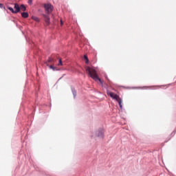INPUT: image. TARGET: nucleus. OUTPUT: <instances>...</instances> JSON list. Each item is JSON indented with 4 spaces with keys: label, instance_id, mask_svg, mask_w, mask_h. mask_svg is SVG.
Segmentation results:
<instances>
[{
    "label": "nucleus",
    "instance_id": "obj_1",
    "mask_svg": "<svg viewBox=\"0 0 176 176\" xmlns=\"http://www.w3.org/2000/svg\"><path fill=\"white\" fill-rule=\"evenodd\" d=\"M86 71L87 74L89 75V76L94 79L96 82L98 80L101 85H102L103 81L100 80V78H98V74H97V71H96V69L94 67H87Z\"/></svg>",
    "mask_w": 176,
    "mask_h": 176
},
{
    "label": "nucleus",
    "instance_id": "obj_2",
    "mask_svg": "<svg viewBox=\"0 0 176 176\" xmlns=\"http://www.w3.org/2000/svg\"><path fill=\"white\" fill-rule=\"evenodd\" d=\"M107 96H109L113 100H116V101H118L120 109L123 108V106L122 105V98H120L119 96L109 91H107Z\"/></svg>",
    "mask_w": 176,
    "mask_h": 176
},
{
    "label": "nucleus",
    "instance_id": "obj_3",
    "mask_svg": "<svg viewBox=\"0 0 176 176\" xmlns=\"http://www.w3.org/2000/svg\"><path fill=\"white\" fill-rule=\"evenodd\" d=\"M7 8L11 12V13H13L14 14H16V13H19L20 12V6H19V3L14 4V8L15 9V10L13 9V8L10 6H7Z\"/></svg>",
    "mask_w": 176,
    "mask_h": 176
},
{
    "label": "nucleus",
    "instance_id": "obj_4",
    "mask_svg": "<svg viewBox=\"0 0 176 176\" xmlns=\"http://www.w3.org/2000/svg\"><path fill=\"white\" fill-rule=\"evenodd\" d=\"M44 8L47 14H50V13H52V12H53V7L52 6L51 4H45Z\"/></svg>",
    "mask_w": 176,
    "mask_h": 176
},
{
    "label": "nucleus",
    "instance_id": "obj_5",
    "mask_svg": "<svg viewBox=\"0 0 176 176\" xmlns=\"http://www.w3.org/2000/svg\"><path fill=\"white\" fill-rule=\"evenodd\" d=\"M43 17L45 19L46 25H50V16H49V15L44 14Z\"/></svg>",
    "mask_w": 176,
    "mask_h": 176
},
{
    "label": "nucleus",
    "instance_id": "obj_6",
    "mask_svg": "<svg viewBox=\"0 0 176 176\" xmlns=\"http://www.w3.org/2000/svg\"><path fill=\"white\" fill-rule=\"evenodd\" d=\"M104 129H100L98 131V137H100V138H104Z\"/></svg>",
    "mask_w": 176,
    "mask_h": 176
},
{
    "label": "nucleus",
    "instance_id": "obj_7",
    "mask_svg": "<svg viewBox=\"0 0 176 176\" xmlns=\"http://www.w3.org/2000/svg\"><path fill=\"white\" fill-rule=\"evenodd\" d=\"M21 16L23 17V19H28L30 14H28V12H22Z\"/></svg>",
    "mask_w": 176,
    "mask_h": 176
},
{
    "label": "nucleus",
    "instance_id": "obj_8",
    "mask_svg": "<svg viewBox=\"0 0 176 176\" xmlns=\"http://www.w3.org/2000/svg\"><path fill=\"white\" fill-rule=\"evenodd\" d=\"M20 10H22V12H25V10H27V7H25L24 4H22L20 6Z\"/></svg>",
    "mask_w": 176,
    "mask_h": 176
},
{
    "label": "nucleus",
    "instance_id": "obj_9",
    "mask_svg": "<svg viewBox=\"0 0 176 176\" xmlns=\"http://www.w3.org/2000/svg\"><path fill=\"white\" fill-rule=\"evenodd\" d=\"M84 58L86 60L85 63L87 64V63H89V58H87V56L85 55L84 56Z\"/></svg>",
    "mask_w": 176,
    "mask_h": 176
},
{
    "label": "nucleus",
    "instance_id": "obj_10",
    "mask_svg": "<svg viewBox=\"0 0 176 176\" xmlns=\"http://www.w3.org/2000/svg\"><path fill=\"white\" fill-rule=\"evenodd\" d=\"M50 68L51 69H53V71H56V67H54V66H53V65H50Z\"/></svg>",
    "mask_w": 176,
    "mask_h": 176
},
{
    "label": "nucleus",
    "instance_id": "obj_11",
    "mask_svg": "<svg viewBox=\"0 0 176 176\" xmlns=\"http://www.w3.org/2000/svg\"><path fill=\"white\" fill-rule=\"evenodd\" d=\"M58 65H63V61L61 60V59H59Z\"/></svg>",
    "mask_w": 176,
    "mask_h": 176
},
{
    "label": "nucleus",
    "instance_id": "obj_12",
    "mask_svg": "<svg viewBox=\"0 0 176 176\" xmlns=\"http://www.w3.org/2000/svg\"><path fill=\"white\" fill-rule=\"evenodd\" d=\"M33 19H34L35 21H39V18L38 17H33Z\"/></svg>",
    "mask_w": 176,
    "mask_h": 176
},
{
    "label": "nucleus",
    "instance_id": "obj_13",
    "mask_svg": "<svg viewBox=\"0 0 176 176\" xmlns=\"http://www.w3.org/2000/svg\"><path fill=\"white\" fill-rule=\"evenodd\" d=\"M53 61H54L53 58H49V59H48V63H52V62H53Z\"/></svg>",
    "mask_w": 176,
    "mask_h": 176
},
{
    "label": "nucleus",
    "instance_id": "obj_14",
    "mask_svg": "<svg viewBox=\"0 0 176 176\" xmlns=\"http://www.w3.org/2000/svg\"><path fill=\"white\" fill-rule=\"evenodd\" d=\"M28 3L31 5V3H32V0H28Z\"/></svg>",
    "mask_w": 176,
    "mask_h": 176
},
{
    "label": "nucleus",
    "instance_id": "obj_15",
    "mask_svg": "<svg viewBox=\"0 0 176 176\" xmlns=\"http://www.w3.org/2000/svg\"><path fill=\"white\" fill-rule=\"evenodd\" d=\"M2 8H3V4L0 3V8L2 9Z\"/></svg>",
    "mask_w": 176,
    "mask_h": 176
},
{
    "label": "nucleus",
    "instance_id": "obj_16",
    "mask_svg": "<svg viewBox=\"0 0 176 176\" xmlns=\"http://www.w3.org/2000/svg\"><path fill=\"white\" fill-rule=\"evenodd\" d=\"M63 20L60 19V25H63Z\"/></svg>",
    "mask_w": 176,
    "mask_h": 176
},
{
    "label": "nucleus",
    "instance_id": "obj_17",
    "mask_svg": "<svg viewBox=\"0 0 176 176\" xmlns=\"http://www.w3.org/2000/svg\"><path fill=\"white\" fill-rule=\"evenodd\" d=\"M46 64H47V65H48V63H47V62L46 63Z\"/></svg>",
    "mask_w": 176,
    "mask_h": 176
}]
</instances>
